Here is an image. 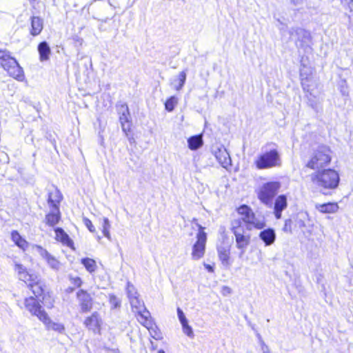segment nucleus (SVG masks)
<instances>
[{
	"label": "nucleus",
	"instance_id": "48",
	"mask_svg": "<svg viewBox=\"0 0 353 353\" xmlns=\"http://www.w3.org/2000/svg\"><path fill=\"white\" fill-rule=\"evenodd\" d=\"M305 0H290V2L292 4H293L295 6H299L304 3Z\"/></svg>",
	"mask_w": 353,
	"mask_h": 353
},
{
	"label": "nucleus",
	"instance_id": "27",
	"mask_svg": "<svg viewBox=\"0 0 353 353\" xmlns=\"http://www.w3.org/2000/svg\"><path fill=\"white\" fill-rule=\"evenodd\" d=\"M31 31L30 33L33 36H37L43 30V21L38 17H32L31 20Z\"/></svg>",
	"mask_w": 353,
	"mask_h": 353
},
{
	"label": "nucleus",
	"instance_id": "21",
	"mask_svg": "<svg viewBox=\"0 0 353 353\" xmlns=\"http://www.w3.org/2000/svg\"><path fill=\"white\" fill-rule=\"evenodd\" d=\"M38 52L39 54V60L41 61H46L50 59L51 50L46 41H42L39 44Z\"/></svg>",
	"mask_w": 353,
	"mask_h": 353
},
{
	"label": "nucleus",
	"instance_id": "51",
	"mask_svg": "<svg viewBox=\"0 0 353 353\" xmlns=\"http://www.w3.org/2000/svg\"><path fill=\"white\" fill-rule=\"evenodd\" d=\"M180 323L182 325V327L188 325V321L187 319H185L184 321H180Z\"/></svg>",
	"mask_w": 353,
	"mask_h": 353
},
{
	"label": "nucleus",
	"instance_id": "3",
	"mask_svg": "<svg viewBox=\"0 0 353 353\" xmlns=\"http://www.w3.org/2000/svg\"><path fill=\"white\" fill-rule=\"evenodd\" d=\"M331 150L329 147L322 145L317 147L311 154L310 160L306 163V167L319 170L327 165L331 161Z\"/></svg>",
	"mask_w": 353,
	"mask_h": 353
},
{
	"label": "nucleus",
	"instance_id": "34",
	"mask_svg": "<svg viewBox=\"0 0 353 353\" xmlns=\"http://www.w3.org/2000/svg\"><path fill=\"white\" fill-rule=\"evenodd\" d=\"M177 103L178 99L176 97H170L165 103V110L168 112H172L174 109V107L176 106Z\"/></svg>",
	"mask_w": 353,
	"mask_h": 353
},
{
	"label": "nucleus",
	"instance_id": "36",
	"mask_svg": "<svg viewBox=\"0 0 353 353\" xmlns=\"http://www.w3.org/2000/svg\"><path fill=\"white\" fill-rule=\"evenodd\" d=\"M109 303L111 309H117L121 306V300L114 294L109 296Z\"/></svg>",
	"mask_w": 353,
	"mask_h": 353
},
{
	"label": "nucleus",
	"instance_id": "11",
	"mask_svg": "<svg viewBox=\"0 0 353 353\" xmlns=\"http://www.w3.org/2000/svg\"><path fill=\"white\" fill-rule=\"evenodd\" d=\"M24 305L32 315L36 316L40 321L43 319V316H46L47 313L42 309L41 305L38 301L33 296L25 299Z\"/></svg>",
	"mask_w": 353,
	"mask_h": 353
},
{
	"label": "nucleus",
	"instance_id": "8",
	"mask_svg": "<svg viewBox=\"0 0 353 353\" xmlns=\"http://www.w3.org/2000/svg\"><path fill=\"white\" fill-rule=\"evenodd\" d=\"M196 225L199 228V232L196 234L197 240L193 245L192 252V257L194 260H198L203 256L207 241V234L203 231L204 228L199 223Z\"/></svg>",
	"mask_w": 353,
	"mask_h": 353
},
{
	"label": "nucleus",
	"instance_id": "33",
	"mask_svg": "<svg viewBox=\"0 0 353 353\" xmlns=\"http://www.w3.org/2000/svg\"><path fill=\"white\" fill-rule=\"evenodd\" d=\"M81 263L90 273H93L95 272L97 264L94 259L90 258H84L81 259Z\"/></svg>",
	"mask_w": 353,
	"mask_h": 353
},
{
	"label": "nucleus",
	"instance_id": "44",
	"mask_svg": "<svg viewBox=\"0 0 353 353\" xmlns=\"http://www.w3.org/2000/svg\"><path fill=\"white\" fill-rule=\"evenodd\" d=\"M257 336H258L259 339L260 341L261 350H262L263 353H270V349H269L268 346L266 345L265 343H264V341L262 340L261 336H260V334H258Z\"/></svg>",
	"mask_w": 353,
	"mask_h": 353
},
{
	"label": "nucleus",
	"instance_id": "49",
	"mask_svg": "<svg viewBox=\"0 0 353 353\" xmlns=\"http://www.w3.org/2000/svg\"><path fill=\"white\" fill-rule=\"evenodd\" d=\"M73 284L76 285L77 287H80L82 284V281L79 277L74 278L73 279Z\"/></svg>",
	"mask_w": 353,
	"mask_h": 353
},
{
	"label": "nucleus",
	"instance_id": "47",
	"mask_svg": "<svg viewBox=\"0 0 353 353\" xmlns=\"http://www.w3.org/2000/svg\"><path fill=\"white\" fill-rule=\"evenodd\" d=\"M231 292L232 290L229 287L223 286L221 292L224 296L231 294Z\"/></svg>",
	"mask_w": 353,
	"mask_h": 353
},
{
	"label": "nucleus",
	"instance_id": "19",
	"mask_svg": "<svg viewBox=\"0 0 353 353\" xmlns=\"http://www.w3.org/2000/svg\"><path fill=\"white\" fill-rule=\"evenodd\" d=\"M101 319L98 312H94L89 317H87L84 321V324L90 330L95 331L100 327Z\"/></svg>",
	"mask_w": 353,
	"mask_h": 353
},
{
	"label": "nucleus",
	"instance_id": "41",
	"mask_svg": "<svg viewBox=\"0 0 353 353\" xmlns=\"http://www.w3.org/2000/svg\"><path fill=\"white\" fill-rule=\"evenodd\" d=\"M83 223L87 227V228L89 230L90 232H95V228L92 225V221L89 219L83 218Z\"/></svg>",
	"mask_w": 353,
	"mask_h": 353
},
{
	"label": "nucleus",
	"instance_id": "54",
	"mask_svg": "<svg viewBox=\"0 0 353 353\" xmlns=\"http://www.w3.org/2000/svg\"><path fill=\"white\" fill-rule=\"evenodd\" d=\"M279 29L283 32V31L284 30V26L279 28Z\"/></svg>",
	"mask_w": 353,
	"mask_h": 353
},
{
	"label": "nucleus",
	"instance_id": "38",
	"mask_svg": "<svg viewBox=\"0 0 353 353\" xmlns=\"http://www.w3.org/2000/svg\"><path fill=\"white\" fill-rule=\"evenodd\" d=\"M340 92H341L342 95H343V96H347L349 94L347 81L345 79L341 81Z\"/></svg>",
	"mask_w": 353,
	"mask_h": 353
},
{
	"label": "nucleus",
	"instance_id": "45",
	"mask_svg": "<svg viewBox=\"0 0 353 353\" xmlns=\"http://www.w3.org/2000/svg\"><path fill=\"white\" fill-rule=\"evenodd\" d=\"M307 81H308V80L307 79H302L301 85H302L303 89L305 92H310V94H312V93L310 92L309 85L307 84Z\"/></svg>",
	"mask_w": 353,
	"mask_h": 353
},
{
	"label": "nucleus",
	"instance_id": "9",
	"mask_svg": "<svg viewBox=\"0 0 353 353\" xmlns=\"http://www.w3.org/2000/svg\"><path fill=\"white\" fill-rule=\"evenodd\" d=\"M290 38L295 40L296 47L299 48L310 49V34L305 30L300 28H292L290 30Z\"/></svg>",
	"mask_w": 353,
	"mask_h": 353
},
{
	"label": "nucleus",
	"instance_id": "39",
	"mask_svg": "<svg viewBox=\"0 0 353 353\" xmlns=\"http://www.w3.org/2000/svg\"><path fill=\"white\" fill-rule=\"evenodd\" d=\"M117 111L119 115H123L130 114L128 106L126 103H122L117 106Z\"/></svg>",
	"mask_w": 353,
	"mask_h": 353
},
{
	"label": "nucleus",
	"instance_id": "32",
	"mask_svg": "<svg viewBox=\"0 0 353 353\" xmlns=\"http://www.w3.org/2000/svg\"><path fill=\"white\" fill-rule=\"evenodd\" d=\"M119 121L123 132L127 135L128 132H129L131 129L130 114H126L123 115H119Z\"/></svg>",
	"mask_w": 353,
	"mask_h": 353
},
{
	"label": "nucleus",
	"instance_id": "12",
	"mask_svg": "<svg viewBox=\"0 0 353 353\" xmlns=\"http://www.w3.org/2000/svg\"><path fill=\"white\" fill-rule=\"evenodd\" d=\"M77 297L83 312H87L91 310L92 307V299L86 291L83 290H79L77 293Z\"/></svg>",
	"mask_w": 353,
	"mask_h": 353
},
{
	"label": "nucleus",
	"instance_id": "7",
	"mask_svg": "<svg viewBox=\"0 0 353 353\" xmlns=\"http://www.w3.org/2000/svg\"><path fill=\"white\" fill-rule=\"evenodd\" d=\"M280 187V183L276 181L264 183L258 191V199L264 205L271 207L273 199L277 194Z\"/></svg>",
	"mask_w": 353,
	"mask_h": 353
},
{
	"label": "nucleus",
	"instance_id": "18",
	"mask_svg": "<svg viewBox=\"0 0 353 353\" xmlns=\"http://www.w3.org/2000/svg\"><path fill=\"white\" fill-rule=\"evenodd\" d=\"M237 212L239 214L242 216L241 219H239L242 224L245 223L246 224V226L250 223L251 220L253 219L254 213L252 210V209L246 205H241L238 209Z\"/></svg>",
	"mask_w": 353,
	"mask_h": 353
},
{
	"label": "nucleus",
	"instance_id": "43",
	"mask_svg": "<svg viewBox=\"0 0 353 353\" xmlns=\"http://www.w3.org/2000/svg\"><path fill=\"white\" fill-rule=\"evenodd\" d=\"M306 216L307 214L305 213L299 214V219L297 220V224L299 228H303L305 226L303 219L306 217Z\"/></svg>",
	"mask_w": 353,
	"mask_h": 353
},
{
	"label": "nucleus",
	"instance_id": "17",
	"mask_svg": "<svg viewBox=\"0 0 353 353\" xmlns=\"http://www.w3.org/2000/svg\"><path fill=\"white\" fill-rule=\"evenodd\" d=\"M259 236L265 246L272 245L276 240V233L274 229L268 228L260 232Z\"/></svg>",
	"mask_w": 353,
	"mask_h": 353
},
{
	"label": "nucleus",
	"instance_id": "37",
	"mask_svg": "<svg viewBox=\"0 0 353 353\" xmlns=\"http://www.w3.org/2000/svg\"><path fill=\"white\" fill-rule=\"evenodd\" d=\"M126 289H127V294H128L129 300L132 299L133 297L138 296V293L136 291L134 287L132 285H131L130 283H128Z\"/></svg>",
	"mask_w": 353,
	"mask_h": 353
},
{
	"label": "nucleus",
	"instance_id": "55",
	"mask_svg": "<svg viewBox=\"0 0 353 353\" xmlns=\"http://www.w3.org/2000/svg\"><path fill=\"white\" fill-rule=\"evenodd\" d=\"M151 344H152V348L153 350H154V349L156 348V347H154V346L153 345V343H152V341H151Z\"/></svg>",
	"mask_w": 353,
	"mask_h": 353
},
{
	"label": "nucleus",
	"instance_id": "14",
	"mask_svg": "<svg viewBox=\"0 0 353 353\" xmlns=\"http://www.w3.org/2000/svg\"><path fill=\"white\" fill-rule=\"evenodd\" d=\"M288 206L287 197L284 194L279 195L275 200L274 214L276 219L281 218V213Z\"/></svg>",
	"mask_w": 353,
	"mask_h": 353
},
{
	"label": "nucleus",
	"instance_id": "40",
	"mask_svg": "<svg viewBox=\"0 0 353 353\" xmlns=\"http://www.w3.org/2000/svg\"><path fill=\"white\" fill-rule=\"evenodd\" d=\"M182 329H183V333L185 334H186L188 336H189L190 338L194 337V333H193V330H192V328L191 326H190L189 325H187L182 327Z\"/></svg>",
	"mask_w": 353,
	"mask_h": 353
},
{
	"label": "nucleus",
	"instance_id": "50",
	"mask_svg": "<svg viewBox=\"0 0 353 353\" xmlns=\"http://www.w3.org/2000/svg\"><path fill=\"white\" fill-rule=\"evenodd\" d=\"M205 268L208 270V272H214V268L212 265H209V264H205Z\"/></svg>",
	"mask_w": 353,
	"mask_h": 353
},
{
	"label": "nucleus",
	"instance_id": "10",
	"mask_svg": "<svg viewBox=\"0 0 353 353\" xmlns=\"http://www.w3.org/2000/svg\"><path fill=\"white\" fill-rule=\"evenodd\" d=\"M132 311L136 314L138 321L145 323V318L150 317V312L146 309L144 303L138 296L130 300Z\"/></svg>",
	"mask_w": 353,
	"mask_h": 353
},
{
	"label": "nucleus",
	"instance_id": "26",
	"mask_svg": "<svg viewBox=\"0 0 353 353\" xmlns=\"http://www.w3.org/2000/svg\"><path fill=\"white\" fill-rule=\"evenodd\" d=\"M12 240L14 243L23 250H26L28 247V243L26 239L21 237L19 233L17 230H13L11 232Z\"/></svg>",
	"mask_w": 353,
	"mask_h": 353
},
{
	"label": "nucleus",
	"instance_id": "4",
	"mask_svg": "<svg viewBox=\"0 0 353 353\" xmlns=\"http://www.w3.org/2000/svg\"><path fill=\"white\" fill-rule=\"evenodd\" d=\"M0 65L8 74L17 80L23 79V71L17 61L7 50H0Z\"/></svg>",
	"mask_w": 353,
	"mask_h": 353
},
{
	"label": "nucleus",
	"instance_id": "28",
	"mask_svg": "<svg viewBox=\"0 0 353 353\" xmlns=\"http://www.w3.org/2000/svg\"><path fill=\"white\" fill-rule=\"evenodd\" d=\"M316 208L322 213H334L338 210L339 206L336 203H327L316 204Z\"/></svg>",
	"mask_w": 353,
	"mask_h": 353
},
{
	"label": "nucleus",
	"instance_id": "31",
	"mask_svg": "<svg viewBox=\"0 0 353 353\" xmlns=\"http://www.w3.org/2000/svg\"><path fill=\"white\" fill-rule=\"evenodd\" d=\"M188 148L192 150H196L203 145V139L201 135H195L188 139Z\"/></svg>",
	"mask_w": 353,
	"mask_h": 353
},
{
	"label": "nucleus",
	"instance_id": "23",
	"mask_svg": "<svg viewBox=\"0 0 353 353\" xmlns=\"http://www.w3.org/2000/svg\"><path fill=\"white\" fill-rule=\"evenodd\" d=\"M219 258L224 266L228 267L231 265L230 261V251L229 248L220 246L217 249Z\"/></svg>",
	"mask_w": 353,
	"mask_h": 353
},
{
	"label": "nucleus",
	"instance_id": "15",
	"mask_svg": "<svg viewBox=\"0 0 353 353\" xmlns=\"http://www.w3.org/2000/svg\"><path fill=\"white\" fill-rule=\"evenodd\" d=\"M139 322L148 330L150 336L153 339L156 340H160L162 339V334L158 329V327L155 325H154L151 319V316L145 318V323L143 321Z\"/></svg>",
	"mask_w": 353,
	"mask_h": 353
},
{
	"label": "nucleus",
	"instance_id": "46",
	"mask_svg": "<svg viewBox=\"0 0 353 353\" xmlns=\"http://www.w3.org/2000/svg\"><path fill=\"white\" fill-rule=\"evenodd\" d=\"M177 315H178L179 321H184V319H186L183 312L179 307L177 308Z\"/></svg>",
	"mask_w": 353,
	"mask_h": 353
},
{
	"label": "nucleus",
	"instance_id": "22",
	"mask_svg": "<svg viewBox=\"0 0 353 353\" xmlns=\"http://www.w3.org/2000/svg\"><path fill=\"white\" fill-rule=\"evenodd\" d=\"M54 231L56 234V239L57 241L70 248L72 247L73 241L62 228H57Z\"/></svg>",
	"mask_w": 353,
	"mask_h": 353
},
{
	"label": "nucleus",
	"instance_id": "20",
	"mask_svg": "<svg viewBox=\"0 0 353 353\" xmlns=\"http://www.w3.org/2000/svg\"><path fill=\"white\" fill-rule=\"evenodd\" d=\"M41 321L46 325L48 330H52L59 333H63L65 332V327L62 323L53 322L49 318L48 314L43 316Z\"/></svg>",
	"mask_w": 353,
	"mask_h": 353
},
{
	"label": "nucleus",
	"instance_id": "24",
	"mask_svg": "<svg viewBox=\"0 0 353 353\" xmlns=\"http://www.w3.org/2000/svg\"><path fill=\"white\" fill-rule=\"evenodd\" d=\"M186 72L182 71L176 76L171 81V85L176 90L179 91L183 87L186 81Z\"/></svg>",
	"mask_w": 353,
	"mask_h": 353
},
{
	"label": "nucleus",
	"instance_id": "2",
	"mask_svg": "<svg viewBox=\"0 0 353 353\" xmlns=\"http://www.w3.org/2000/svg\"><path fill=\"white\" fill-rule=\"evenodd\" d=\"M14 271L18 278L28 285L35 296L43 295L45 285L38 274L28 271L26 267L17 262L14 263Z\"/></svg>",
	"mask_w": 353,
	"mask_h": 353
},
{
	"label": "nucleus",
	"instance_id": "35",
	"mask_svg": "<svg viewBox=\"0 0 353 353\" xmlns=\"http://www.w3.org/2000/svg\"><path fill=\"white\" fill-rule=\"evenodd\" d=\"M102 232L103 235L108 238L110 239V223L108 218L104 217L103 219V224H102Z\"/></svg>",
	"mask_w": 353,
	"mask_h": 353
},
{
	"label": "nucleus",
	"instance_id": "6",
	"mask_svg": "<svg viewBox=\"0 0 353 353\" xmlns=\"http://www.w3.org/2000/svg\"><path fill=\"white\" fill-rule=\"evenodd\" d=\"M254 163L258 169H268L281 165V160L277 150L273 149L259 155Z\"/></svg>",
	"mask_w": 353,
	"mask_h": 353
},
{
	"label": "nucleus",
	"instance_id": "53",
	"mask_svg": "<svg viewBox=\"0 0 353 353\" xmlns=\"http://www.w3.org/2000/svg\"><path fill=\"white\" fill-rule=\"evenodd\" d=\"M158 353H165V352H164V350H159L158 351Z\"/></svg>",
	"mask_w": 353,
	"mask_h": 353
},
{
	"label": "nucleus",
	"instance_id": "52",
	"mask_svg": "<svg viewBox=\"0 0 353 353\" xmlns=\"http://www.w3.org/2000/svg\"><path fill=\"white\" fill-rule=\"evenodd\" d=\"M44 305L48 308H51L53 306L51 302H49V303H45Z\"/></svg>",
	"mask_w": 353,
	"mask_h": 353
},
{
	"label": "nucleus",
	"instance_id": "1",
	"mask_svg": "<svg viewBox=\"0 0 353 353\" xmlns=\"http://www.w3.org/2000/svg\"><path fill=\"white\" fill-rule=\"evenodd\" d=\"M309 177L313 185L323 194H328L330 190L336 189L340 181L338 172L333 169L317 170L310 174Z\"/></svg>",
	"mask_w": 353,
	"mask_h": 353
},
{
	"label": "nucleus",
	"instance_id": "13",
	"mask_svg": "<svg viewBox=\"0 0 353 353\" xmlns=\"http://www.w3.org/2000/svg\"><path fill=\"white\" fill-rule=\"evenodd\" d=\"M39 255L47 262L48 265L54 270H59L60 268V262L46 250L40 245L36 246Z\"/></svg>",
	"mask_w": 353,
	"mask_h": 353
},
{
	"label": "nucleus",
	"instance_id": "25",
	"mask_svg": "<svg viewBox=\"0 0 353 353\" xmlns=\"http://www.w3.org/2000/svg\"><path fill=\"white\" fill-rule=\"evenodd\" d=\"M61 199V195L58 190H54L48 193V203L55 210L59 208L58 205Z\"/></svg>",
	"mask_w": 353,
	"mask_h": 353
},
{
	"label": "nucleus",
	"instance_id": "5",
	"mask_svg": "<svg viewBox=\"0 0 353 353\" xmlns=\"http://www.w3.org/2000/svg\"><path fill=\"white\" fill-rule=\"evenodd\" d=\"M232 231L235 236L236 248L241 250L239 256L241 257L250 244V236L245 234V230L240 219H234L232 221Z\"/></svg>",
	"mask_w": 353,
	"mask_h": 353
},
{
	"label": "nucleus",
	"instance_id": "30",
	"mask_svg": "<svg viewBox=\"0 0 353 353\" xmlns=\"http://www.w3.org/2000/svg\"><path fill=\"white\" fill-rule=\"evenodd\" d=\"M265 226V222L264 218L254 216L252 220L250 221V223L246 226L247 229L250 230L252 228H254L258 230H261Z\"/></svg>",
	"mask_w": 353,
	"mask_h": 353
},
{
	"label": "nucleus",
	"instance_id": "42",
	"mask_svg": "<svg viewBox=\"0 0 353 353\" xmlns=\"http://www.w3.org/2000/svg\"><path fill=\"white\" fill-rule=\"evenodd\" d=\"M283 230L285 232H292V220L288 219L285 221V224L283 228Z\"/></svg>",
	"mask_w": 353,
	"mask_h": 353
},
{
	"label": "nucleus",
	"instance_id": "29",
	"mask_svg": "<svg viewBox=\"0 0 353 353\" xmlns=\"http://www.w3.org/2000/svg\"><path fill=\"white\" fill-rule=\"evenodd\" d=\"M60 219V213L59 208L55 210L53 208L51 212L48 213L46 216V223L50 226H54L57 223H58Z\"/></svg>",
	"mask_w": 353,
	"mask_h": 353
},
{
	"label": "nucleus",
	"instance_id": "16",
	"mask_svg": "<svg viewBox=\"0 0 353 353\" xmlns=\"http://www.w3.org/2000/svg\"><path fill=\"white\" fill-rule=\"evenodd\" d=\"M215 157L221 165L227 168L231 165V159L230 154L225 148H219L215 151Z\"/></svg>",
	"mask_w": 353,
	"mask_h": 353
}]
</instances>
